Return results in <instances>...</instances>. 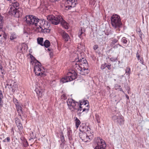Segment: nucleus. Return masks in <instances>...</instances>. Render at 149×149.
<instances>
[{"label":"nucleus","mask_w":149,"mask_h":149,"mask_svg":"<svg viewBox=\"0 0 149 149\" xmlns=\"http://www.w3.org/2000/svg\"><path fill=\"white\" fill-rule=\"evenodd\" d=\"M67 103L69 109L72 111H74L79 108V103L72 99H68Z\"/></svg>","instance_id":"nucleus-7"},{"label":"nucleus","mask_w":149,"mask_h":149,"mask_svg":"<svg viewBox=\"0 0 149 149\" xmlns=\"http://www.w3.org/2000/svg\"><path fill=\"white\" fill-rule=\"evenodd\" d=\"M61 34L63 39L66 41H68L70 37L68 33L64 31H61Z\"/></svg>","instance_id":"nucleus-12"},{"label":"nucleus","mask_w":149,"mask_h":149,"mask_svg":"<svg viewBox=\"0 0 149 149\" xmlns=\"http://www.w3.org/2000/svg\"><path fill=\"white\" fill-rule=\"evenodd\" d=\"M125 88L126 89V90L127 91V93L128 94L130 93V87L127 84H125L124 86Z\"/></svg>","instance_id":"nucleus-26"},{"label":"nucleus","mask_w":149,"mask_h":149,"mask_svg":"<svg viewBox=\"0 0 149 149\" xmlns=\"http://www.w3.org/2000/svg\"><path fill=\"white\" fill-rule=\"evenodd\" d=\"M60 135V139L61 142L65 141L63 132L61 131V132Z\"/></svg>","instance_id":"nucleus-25"},{"label":"nucleus","mask_w":149,"mask_h":149,"mask_svg":"<svg viewBox=\"0 0 149 149\" xmlns=\"http://www.w3.org/2000/svg\"><path fill=\"white\" fill-rule=\"evenodd\" d=\"M100 121L97 122L98 123H100Z\"/></svg>","instance_id":"nucleus-62"},{"label":"nucleus","mask_w":149,"mask_h":149,"mask_svg":"<svg viewBox=\"0 0 149 149\" xmlns=\"http://www.w3.org/2000/svg\"><path fill=\"white\" fill-rule=\"evenodd\" d=\"M66 141L61 142V143L60 144V147L61 149H63L64 148V146L65 144Z\"/></svg>","instance_id":"nucleus-33"},{"label":"nucleus","mask_w":149,"mask_h":149,"mask_svg":"<svg viewBox=\"0 0 149 149\" xmlns=\"http://www.w3.org/2000/svg\"><path fill=\"white\" fill-rule=\"evenodd\" d=\"M106 66H107L106 67H107L109 70H110L111 68V64L107 65Z\"/></svg>","instance_id":"nucleus-44"},{"label":"nucleus","mask_w":149,"mask_h":149,"mask_svg":"<svg viewBox=\"0 0 149 149\" xmlns=\"http://www.w3.org/2000/svg\"><path fill=\"white\" fill-rule=\"evenodd\" d=\"M37 41L38 44L43 46V38H42L38 37L37 39Z\"/></svg>","instance_id":"nucleus-20"},{"label":"nucleus","mask_w":149,"mask_h":149,"mask_svg":"<svg viewBox=\"0 0 149 149\" xmlns=\"http://www.w3.org/2000/svg\"><path fill=\"white\" fill-rule=\"evenodd\" d=\"M107 66V65L106 63L102 64L101 65L100 68L102 70H103L107 67V66Z\"/></svg>","instance_id":"nucleus-39"},{"label":"nucleus","mask_w":149,"mask_h":149,"mask_svg":"<svg viewBox=\"0 0 149 149\" xmlns=\"http://www.w3.org/2000/svg\"><path fill=\"white\" fill-rule=\"evenodd\" d=\"M118 122V123L120 125H121V123L122 122L120 121V122Z\"/></svg>","instance_id":"nucleus-56"},{"label":"nucleus","mask_w":149,"mask_h":149,"mask_svg":"<svg viewBox=\"0 0 149 149\" xmlns=\"http://www.w3.org/2000/svg\"><path fill=\"white\" fill-rule=\"evenodd\" d=\"M16 38V36L14 34H12L11 35L10 37V39L11 40H13L14 39H15Z\"/></svg>","instance_id":"nucleus-34"},{"label":"nucleus","mask_w":149,"mask_h":149,"mask_svg":"<svg viewBox=\"0 0 149 149\" xmlns=\"http://www.w3.org/2000/svg\"><path fill=\"white\" fill-rule=\"evenodd\" d=\"M3 34V38H2V39L6 40V39L7 36L6 33L2 31Z\"/></svg>","instance_id":"nucleus-37"},{"label":"nucleus","mask_w":149,"mask_h":149,"mask_svg":"<svg viewBox=\"0 0 149 149\" xmlns=\"http://www.w3.org/2000/svg\"><path fill=\"white\" fill-rule=\"evenodd\" d=\"M136 56H138L139 55V53H138V52H137V53H136Z\"/></svg>","instance_id":"nucleus-58"},{"label":"nucleus","mask_w":149,"mask_h":149,"mask_svg":"<svg viewBox=\"0 0 149 149\" xmlns=\"http://www.w3.org/2000/svg\"><path fill=\"white\" fill-rule=\"evenodd\" d=\"M17 125L18 130L19 131L22 130L23 129V127L22 123L20 122H15Z\"/></svg>","instance_id":"nucleus-21"},{"label":"nucleus","mask_w":149,"mask_h":149,"mask_svg":"<svg viewBox=\"0 0 149 149\" xmlns=\"http://www.w3.org/2000/svg\"><path fill=\"white\" fill-rule=\"evenodd\" d=\"M67 136L69 141H71L72 140V132L71 128L70 127H67Z\"/></svg>","instance_id":"nucleus-15"},{"label":"nucleus","mask_w":149,"mask_h":149,"mask_svg":"<svg viewBox=\"0 0 149 149\" xmlns=\"http://www.w3.org/2000/svg\"><path fill=\"white\" fill-rule=\"evenodd\" d=\"M21 118V116L20 115L18 116L17 117H16L15 118V121H20L21 120H20V118Z\"/></svg>","instance_id":"nucleus-40"},{"label":"nucleus","mask_w":149,"mask_h":149,"mask_svg":"<svg viewBox=\"0 0 149 149\" xmlns=\"http://www.w3.org/2000/svg\"><path fill=\"white\" fill-rule=\"evenodd\" d=\"M86 132H87L88 133H91V132L90 131V130H91L90 128V127L88 125H87V126L86 127Z\"/></svg>","instance_id":"nucleus-36"},{"label":"nucleus","mask_w":149,"mask_h":149,"mask_svg":"<svg viewBox=\"0 0 149 149\" xmlns=\"http://www.w3.org/2000/svg\"><path fill=\"white\" fill-rule=\"evenodd\" d=\"M121 42L124 44H127V40L125 37H123L121 39Z\"/></svg>","instance_id":"nucleus-31"},{"label":"nucleus","mask_w":149,"mask_h":149,"mask_svg":"<svg viewBox=\"0 0 149 149\" xmlns=\"http://www.w3.org/2000/svg\"><path fill=\"white\" fill-rule=\"evenodd\" d=\"M1 17V29L2 28V27H1V26H3V22L4 21L3 20V17H2L1 15L0 16Z\"/></svg>","instance_id":"nucleus-35"},{"label":"nucleus","mask_w":149,"mask_h":149,"mask_svg":"<svg viewBox=\"0 0 149 149\" xmlns=\"http://www.w3.org/2000/svg\"><path fill=\"white\" fill-rule=\"evenodd\" d=\"M36 137V135H34L33 133L32 132L31 133H30V138L29 140H31V139H33Z\"/></svg>","instance_id":"nucleus-28"},{"label":"nucleus","mask_w":149,"mask_h":149,"mask_svg":"<svg viewBox=\"0 0 149 149\" xmlns=\"http://www.w3.org/2000/svg\"><path fill=\"white\" fill-rule=\"evenodd\" d=\"M120 89V91H122L123 93H124V91H123V89L122 88H119Z\"/></svg>","instance_id":"nucleus-54"},{"label":"nucleus","mask_w":149,"mask_h":149,"mask_svg":"<svg viewBox=\"0 0 149 149\" xmlns=\"http://www.w3.org/2000/svg\"><path fill=\"white\" fill-rule=\"evenodd\" d=\"M119 47H123L122 45H120L119 44L115 45H113V46H112V47L114 49H116L118 48Z\"/></svg>","instance_id":"nucleus-32"},{"label":"nucleus","mask_w":149,"mask_h":149,"mask_svg":"<svg viewBox=\"0 0 149 149\" xmlns=\"http://www.w3.org/2000/svg\"><path fill=\"white\" fill-rule=\"evenodd\" d=\"M6 141L7 140V142H9L10 141V138L9 137H7L6 138Z\"/></svg>","instance_id":"nucleus-47"},{"label":"nucleus","mask_w":149,"mask_h":149,"mask_svg":"<svg viewBox=\"0 0 149 149\" xmlns=\"http://www.w3.org/2000/svg\"><path fill=\"white\" fill-rule=\"evenodd\" d=\"M38 63H36L34 67V71L36 75L41 76L43 74L44 68L42 67L41 63L36 60Z\"/></svg>","instance_id":"nucleus-8"},{"label":"nucleus","mask_w":149,"mask_h":149,"mask_svg":"<svg viewBox=\"0 0 149 149\" xmlns=\"http://www.w3.org/2000/svg\"><path fill=\"white\" fill-rule=\"evenodd\" d=\"M86 31L85 29L83 27H81V29L79 30L78 33V36L80 38L83 39V36H85L86 34L85 32Z\"/></svg>","instance_id":"nucleus-13"},{"label":"nucleus","mask_w":149,"mask_h":149,"mask_svg":"<svg viewBox=\"0 0 149 149\" xmlns=\"http://www.w3.org/2000/svg\"><path fill=\"white\" fill-rule=\"evenodd\" d=\"M94 142L95 146L94 149H106V143L105 141L100 137H96Z\"/></svg>","instance_id":"nucleus-5"},{"label":"nucleus","mask_w":149,"mask_h":149,"mask_svg":"<svg viewBox=\"0 0 149 149\" xmlns=\"http://www.w3.org/2000/svg\"><path fill=\"white\" fill-rule=\"evenodd\" d=\"M117 59V58H116L111 57V58H110V61L112 62H114L115 61H116Z\"/></svg>","instance_id":"nucleus-41"},{"label":"nucleus","mask_w":149,"mask_h":149,"mask_svg":"<svg viewBox=\"0 0 149 149\" xmlns=\"http://www.w3.org/2000/svg\"><path fill=\"white\" fill-rule=\"evenodd\" d=\"M12 3L11 6L9 10V13L10 15L13 16L14 17H19V3L17 0H10Z\"/></svg>","instance_id":"nucleus-4"},{"label":"nucleus","mask_w":149,"mask_h":149,"mask_svg":"<svg viewBox=\"0 0 149 149\" xmlns=\"http://www.w3.org/2000/svg\"><path fill=\"white\" fill-rule=\"evenodd\" d=\"M139 33H140V32H141V30H140V31H139Z\"/></svg>","instance_id":"nucleus-64"},{"label":"nucleus","mask_w":149,"mask_h":149,"mask_svg":"<svg viewBox=\"0 0 149 149\" xmlns=\"http://www.w3.org/2000/svg\"><path fill=\"white\" fill-rule=\"evenodd\" d=\"M49 54L51 56H52L53 55V51L50 52H49Z\"/></svg>","instance_id":"nucleus-51"},{"label":"nucleus","mask_w":149,"mask_h":149,"mask_svg":"<svg viewBox=\"0 0 149 149\" xmlns=\"http://www.w3.org/2000/svg\"><path fill=\"white\" fill-rule=\"evenodd\" d=\"M6 138L3 141V142H6Z\"/></svg>","instance_id":"nucleus-59"},{"label":"nucleus","mask_w":149,"mask_h":149,"mask_svg":"<svg viewBox=\"0 0 149 149\" xmlns=\"http://www.w3.org/2000/svg\"><path fill=\"white\" fill-rule=\"evenodd\" d=\"M124 93V94H125V95L126 96V97L127 98V99H129V96L127 95L126 94H125V93Z\"/></svg>","instance_id":"nucleus-52"},{"label":"nucleus","mask_w":149,"mask_h":149,"mask_svg":"<svg viewBox=\"0 0 149 149\" xmlns=\"http://www.w3.org/2000/svg\"><path fill=\"white\" fill-rule=\"evenodd\" d=\"M74 119H75V121H80V120L77 117H74Z\"/></svg>","instance_id":"nucleus-49"},{"label":"nucleus","mask_w":149,"mask_h":149,"mask_svg":"<svg viewBox=\"0 0 149 149\" xmlns=\"http://www.w3.org/2000/svg\"><path fill=\"white\" fill-rule=\"evenodd\" d=\"M117 38H118V39L116 38H114L111 40V42L110 44V46L111 47L113 46V45H115V43L118 42V39H119V38L118 36Z\"/></svg>","instance_id":"nucleus-19"},{"label":"nucleus","mask_w":149,"mask_h":149,"mask_svg":"<svg viewBox=\"0 0 149 149\" xmlns=\"http://www.w3.org/2000/svg\"><path fill=\"white\" fill-rule=\"evenodd\" d=\"M36 92L38 96V97H41L42 96V90L37 88L36 89Z\"/></svg>","instance_id":"nucleus-18"},{"label":"nucleus","mask_w":149,"mask_h":149,"mask_svg":"<svg viewBox=\"0 0 149 149\" xmlns=\"http://www.w3.org/2000/svg\"><path fill=\"white\" fill-rule=\"evenodd\" d=\"M137 59H138V60H140L141 58V57H140V56L139 55V56H136Z\"/></svg>","instance_id":"nucleus-53"},{"label":"nucleus","mask_w":149,"mask_h":149,"mask_svg":"<svg viewBox=\"0 0 149 149\" xmlns=\"http://www.w3.org/2000/svg\"><path fill=\"white\" fill-rule=\"evenodd\" d=\"M130 71V68L129 67H127L125 69V73L129 75L131 73Z\"/></svg>","instance_id":"nucleus-29"},{"label":"nucleus","mask_w":149,"mask_h":149,"mask_svg":"<svg viewBox=\"0 0 149 149\" xmlns=\"http://www.w3.org/2000/svg\"><path fill=\"white\" fill-rule=\"evenodd\" d=\"M50 45V42L49 40H45L43 44V46H44L46 48L49 47Z\"/></svg>","instance_id":"nucleus-22"},{"label":"nucleus","mask_w":149,"mask_h":149,"mask_svg":"<svg viewBox=\"0 0 149 149\" xmlns=\"http://www.w3.org/2000/svg\"><path fill=\"white\" fill-rule=\"evenodd\" d=\"M140 63L143 65H144V62L142 58H141L140 60Z\"/></svg>","instance_id":"nucleus-46"},{"label":"nucleus","mask_w":149,"mask_h":149,"mask_svg":"<svg viewBox=\"0 0 149 149\" xmlns=\"http://www.w3.org/2000/svg\"><path fill=\"white\" fill-rule=\"evenodd\" d=\"M47 19L50 23L55 25H57L59 22L65 29H68V24L62 18L61 15L55 16L53 15H49L47 17Z\"/></svg>","instance_id":"nucleus-3"},{"label":"nucleus","mask_w":149,"mask_h":149,"mask_svg":"<svg viewBox=\"0 0 149 149\" xmlns=\"http://www.w3.org/2000/svg\"><path fill=\"white\" fill-rule=\"evenodd\" d=\"M139 36L140 37H141V34H139Z\"/></svg>","instance_id":"nucleus-60"},{"label":"nucleus","mask_w":149,"mask_h":149,"mask_svg":"<svg viewBox=\"0 0 149 149\" xmlns=\"http://www.w3.org/2000/svg\"><path fill=\"white\" fill-rule=\"evenodd\" d=\"M88 102L87 100L81 101L80 102L79 104V107L80 108H83L86 106L87 104L88 105Z\"/></svg>","instance_id":"nucleus-17"},{"label":"nucleus","mask_w":149,"mask_h":149,"mask_svg":"<svg viewBox=\"0 0 149 149\" xmlns=\"http://www.w3.org/2000/svg\"><path fill=\"white\" fill-rule=\"evenodd\" d=\"M7 86L9 89H12L13 91H14L17 88L16 83L12 80H9L8 82L7 83L6 88Z\"/></svg>","instance_id":"nucleus-9"},{"label":"nucleus","mask_w":149,"mask_h":149,"mask_svg":"<svg viewBox=\"0 0 149 149\" xmlns=\"http://www.w3.org/2000/svg\"><path fill=\"white\" fill-rule=\"evenodd\" d=\"M88 105L87 104V106H86L85 108H80L79 107V108L78 109H76V110H80V111H82V112H83L84 111H85L86 112V113L88 112V111L89 109V107L88 106Z\"/></svg>","instance_id":"nucleus-16"},{"label":"nucleus","mask_w":149,"mask_h":149,"mask_svg":"<svg viewBox=\"0 0 149 149\" xmlns=\"http://www.w3.org/2000/svg\"><path fill=\"white\" fill-rule=\"evenodd\" d=\"M26 22L28 24L34 25L37 26V31L40 32L45 33H49L50 24L48 22L43 19H39L34 16L31 15H26Z\"/></svg>","instance_id":"nucleus-1"},{"label":"nucleus","mask_w":149,"mask_h":149,"mask_svg":"<svg viewBox=\"0 0 149 149\" xmlns=\"http://www.w3.org/2000/svg\"><path fill=\"white\" fill-rule=\"evenodd\" d=\"M98 48V46L97 45H95L93 47V49L94 50H96Z\"/></svg>","instance_id":"nucleus-42"},{"label":"nucleus","mask_w":149,"mask_h":149,"mask_svg":"<svg viewBox=\"0 0 149 149\" xmlns=\"http://www.w3.org/2000/svg\"><path fill=\"white\" fill-rule=\"evenodd\" d=\"M24 143L23 144L24 146L25 147H28L29 145L27 140L25 138L24 141Z\"/></svg>","instance_id":"nucleus-30"},{"label":"nucleus","mask_w":149,"mask_h":149,"mask_svg":"<svg viewBox=\"0 0 149 149\" xmlns=\"http://www.w3.org/2000/svg\"><path fill=\"white\" fill-rule=\"evenodd\" d=\"M120 87V86L118 85V84L116 85L115 86V87L116 89H119Z\"/></svg>","instance_id":"nucleus-43"},{"label":"nucleus","mask_w":149,"mask_h":149,"mask_svg":"<svg viewBox=\"0 0 149 149\" xmlns=\"http://www.w3.org/2000/svg\"><path fill=\"white\" fill-rule=\"evenodd\" d=\"M13 101L14 103L15 104H19L17 102V100L16 98H14L13 99Z\"/></svg>","instance_id":"nucleus-45"},{"label":"nucleus","mask_w":149,"mask_h":149,"mask_svg":"<svg viewBox=\"0 0 149 149\" xmlns=\"http://www.w3.org/2000/svg\"><path fill=\"white\" fill-rule=\"evenodd\" d=\"M87 126V124L82 123L80 126V128H82L83 131H85L86 130V127Z\"/></svg>","instance_id":"nucleus-24"},{"label":"nucleus","mask_w":149,"mask_h":149,"mask_svg":"<svg viewBox=\"0 0 149 149\" xmlns=\"http://www.w3.org/2000/svg\"><path fill=\"white\" fill-rule=\"evenodd\" d=\"M113 118H116V120L117 121H123V119L122 118H121L120 116H118V117L116 116H113Z\"/></svg>","instance_id":"nucleus-27"},{"label":"nucleus","mask_w":149,"mask_h":149,"mask_svg":"<svg viewBox=\"0 0 149 149\" xmlns=\"http://www.w3.org/2000/svg\"><path fill=\"white\" fill-rule=\"evenodd\" d=\"M1 72L2 74H5V72L4 71V72H2V68H1Z\"/></svg>","instance_id":"nucleus-50"},{"label":"nucleus","mask_w":149,"mask_h":149,"mask_svg":"<svg viewBox=\"0 0 149 149\" xmlns=\"http://www.w3.org/2000/svg\"><path fill=\"white\" fill-rule=\"evenodd\" d=\"M66 3L68 4V6L69 9L75 7L77 4L76 0H67Z\"/></svg>","instance_id":"nucleus-10"},{"label":"nucleus","mask_w":149,"mask_h":149,"mask_svg":"<svg viewBox=\"0 0 149 149\" xmlns=\"http://www.w3.org/2000/svg\"><path fill=\"white\" fill-rule=\"evenodd\" d=\"M81 123V122H75V126L77 129Z\"/></svg>","instance_id":"nucleus-38"},{"label":"nucleus","mask_w":149,"mask_h":149,"mask_svg":"<svg viewBox=\"0 0 149 149\" xmlns=\"http://www.w3.org/2000/svg\"><path fill=\"white\" fill-rule=\"evenodd\" d=\"M80 70H78V71H76L77 72L79 73L80 74L82 75H86L89 72V71L88 69V68L83 69Z\"/></svg>","instance_id":"nucleus-14"},{"label":"nucleus","mask_w":149,"mask_h":149,"mask_svg":"<svg viewBox=\"0 0 149 149\" xmlns=\"http://www.w3.org/2000/svg\"><path fill=\"white\" fill-rule=\"evenodd\" d=\"M2 93H1V94H0L1 95H2Z\"/></svg>","instance_id":"nucleus-63"},{"label":"nucleus","mask_w":149,"mask_h":149,"mask_svg":"<svg viewBox=\"0 0 149 149\" xmlns=\"http://www.w3.org/2000/svg\"><path fill=\"white\" fill-rule=\"evenodd\" d=\"M98 120H99L97 118V121H98Z\"/></svg>","instance_id":"nucleus-61"},{"label":"nucleus","mask_w":149,"mask_h":149,"mask_svg":"<svg viewBox=\"0 0 149 149\" xmlns=\"http://www.w3.org/2000/svg\"><path fill=\"white\" fill-rule=\"evenodd\" d=\"M82 128H80L79 127V131L82 132V135H81L80 134L81 133H79V137L82 140V141H87V140L86 141H85V137L87 139H90L89 137V136H88L87 133H85V132L84 131H83V130H81V129Z\"/></svg>","instance_id":"nucleus-11"},{"label":"nucleus","mask_w":149,"mask_h":149,"mask_svg":"<svg viewBox=\"0 0 149 149\" xmlns=\"http://www.w3.org/2000/svg\"><path fill=\"white\" fill-rule=\"evenodd\" d=\"M111 20L112 26L114 28H119L121 26L122 23L119 16L113 15L111 18Z\"/></svg>","instance_id":"nucleus-6"},{"label":"nucleus","mask_w":149,"mask_h":149,"mask_svg":"<svg viewBox=\"0 0 149 149\" xmlns=\"http://www.w3.org/2000/svg\"><path fill=\"white\" fill-rule=\"evenodd\" d=\"M47 51L50 52L51 51H53V50L51 48H49L47 49Z\"/></svg>","instance_id":"nucleus-48"},{"label":"nucleus","mask_w":149,"mask_h":149,"mask_svg":"<svg viewBox=\"0 0 149 149\" xmlns=\"http://www.w3.org/2000/svg\"><path fill=\"white\" fill-rule=\"evenodd\" d=\"M11 133H14V130H13V128H12V129H11Z\"/></svg>","instance_id":"nucleus-55"},{"label":"nucleus","mask_w":149,"mask_h":149,"mask_svg":"<svg viewBox=\"0 0 149 149\" xmlns=\"http://www.w3.org/2000/svg\"><path fill=\"white\" fill-rule=\"evenodd\" d=\"M1 76V77L2 78H3V79H4V76L3 75L2 76Z\"/></svg>","instance_id":"nucleus-57"},{"label":"nucleus","mask_w":149,"mask_h":149,"mask_svg":"<svg viewBox=\"0 0 149 149\" xmlns=\"http://www.w3.org/2000/svg\"><path fill=\"white\" fill-rule=\"evenodd\" d=\"M78 61L73 63V68L75 70L68 72L66 77L61 79V81L63 83L74 80L77 78V74L76 71H78V70H80L81 69L87 68L88 64L86 60H84V59L82 58V59H78Z\"/></svg>","instance_id":"nucleus-2"},{"label":"nucleus","mask_w":149,"mask_h":149,"mask_svg":"<svg viewBox=\"0 0 149 149\" xmlns=\"http://www.w3.org/2000/svg\"><path fill=\"white\" fill-rule=\"evenodd\" d=\"M16 109L18 113H20L22 112V107L20 106L19 104H15Z\"/></svg>","instance_id":"nucleus-23"}]
</instances>
